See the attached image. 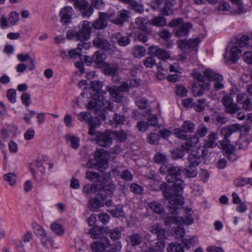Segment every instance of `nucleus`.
<instances>
[{"mask_svg":"<svg viewBox=\"0 0 252 252\" xmlns=\"http://www.w3.org/2000/svg\"><path fill=\"white\" fill-rule=\"evenodd\" d=\"M189 138L190 139L189 140L183 144L181 147V149L183 151V153L186 152V153H189L192 152L193 145L197 143V142H195L194 140H192L191 136Z\"/></svg>","mask_w":252,"mask_h":252,"instance_id":"nucleus-38","label":"nucleus"},{"mask_svg":"<svg viewBox=\"0 0 252 252\" xmlns=\"http://www.w3.org/2000/svg\"><path fill=\"white\" fill-rule=\"evenodd\" d=\"M106 90L109 92L113 101L120 102L122 100L124 94L118 89L116 86H107Z\"/></svg>","mask_w":252,"mask_h":252,"instance_id":"nucleus-18","label":"nucleus"},{"mask_svg":"<svg viewBox=\"0 0 252 252\" xmlns=\"http://www.w3.org/2000/svg\"><path fill=\"white\" fill-rule=\"evenodd\" d=\"M4 180L8 182L10 186L13 185L16 182V175L13 173H8L3 176Z\"/></svg>","mask_w":252,"mask_h":252,"instance_id":"nucleus-58","label":"nucleus"},{"mask_svg":"<svg viewBox=\"0 0 252 252\" xmlns=\"http://www.w3.org/2000/svg\"><path fill=\"white\" fill-rule=\"evenodd\" d=\"M104 187V183L100 184H92L86 185L83 188V192L86 193L87 196H89L91 193H94L98 190H101Z\"/></svg>","mask_w":252,"mask_h":252,"instance_id":"nucleus-19","label":"nucleus"},{"mask_svg":"<svg viewBox=\"0 0 252 252\" xmlns=\"http://www.w3.org/2000/svg\"><path fill=\"white\" fill-rule=\"evenodd\" d=\"M172 183L173 184L171 187L168 188L167 185V189H170V191L173 194L181 195L184 185L183 181L179 177L175 180Z\"/></svg>","mask_w":252,"mask_h":252,"instance_id":"nucleus-22","label":"nucleus"},{"mask_svg":"<svg viewBox=\"0 0 252 252\" xmlns=\"http://www.w3.org/2000/svg\"><path fill=\"white\" fill-rule=\"evenodd\" d=\"M160 139V135L155 133H151L149 134L147 141L149 143L151 144H156Z\"/></svg>","mask_w":252,"mask_h":252,"instance_id":"nucleus-60","label":"nucleus"},{"mask_svg":"<svg viewBox=\"0 0 252 252\" xmlns=\"http://www.w3.org/2000/svg\"><path fill=\"white\" fill-rule=\"evenodd\" d=\"M108 48H101L97 51H96L93 56V62L97 64L98 67L104 65V60L106 58V52Z\"/></svg>","mask_w":252,"mask_h":252,"instance_id":"nucleus-17","label":"nucleus"},{"mask_svg":"<svg viewBox=\"0 0 252 252\" xmlns=\"http://www.w3.org/2000/svg\"><path fill=\"white\" fill-rule=\"evenodd\" d=\"M180 128L186 133H192L195 128V124L189 121H185Z\"/></svg>","mask_w":252,"mask_h":252,"instance_id":"nucleus-45","label":"nucleus"},{"mask_svg":"<svg viewBox=\"0 0 252 252\" xmlns=\"http://www.w3.org/2000/svg\"><path fill=\"white\" fill-rule=\"evenodd\" d=\"M149 23L156 27H163L166 24V20L163 16H157L151 19Z\"/></svg>","mask_w":252,"mask_h":252,"instance_id":"nucleus-39","label":"nucleus"},{"mask_svg":"<svg viewBox=\"0 0 252 252\" xmlns=\"http://www.w3.org/2000/svg\"><path fill=\"white\" fill-rule=\"evenodd\" d=\"M74 10L71 6H65L62 8L60 12V22L63 24L67 25L71 23Z\"/></svg>","mask_w":252,"mask_h":252,"instance_id":"nucleus-15","label":"nucleus"},{"mask_svg":"<svg viewBox=\"0 0 252 252\" xmlns=\"http://www.w3.org/2000/svg\"><path fill=\"white\" fill-rule=\"evenodd\" d=\"M111 134L119 142H124L127 139V133L124 130H115Z\"/></svg>","mask_w":252,"mask_h":252,"instance_id":"nucleus-40","label":"nucleus"},{"mask_svg":"<svg viewBox=\"0 0 252 252\" xmlns=\"http://www.w3.org/2000/svg\"><path fill=\"white\" fill-rule=\"evenodd\" d=\"M145 19L142 17H137L135 19V24L138 29L142 31L148 32L149 31L148 28L145 25Z\"/></svg>","mask_w":252,"mask_h":252,"instance_id":"nucleus-52","label":"nucleus"},{"mask_svg":"<svg viewBox=\"0 0 252 252\" xmlns=\"http://www.w3.org/2000/svg\"><path fill=\"white\" fill-rule=\"evenodd\" d=\"M208 132V129L205 126H199L196 129L195 134L192 135V140H194L195 142L198 143L199 138L204 137Z\"/></svg>","mask_w":252,"mask_h":252,"instance_id":"nucleus-30","label":"nucleus"},{"mask_svg":"<svg viewBox=\"0 0 252 252\" xmlns=\"http://www.w3.org/2000/svg\"><path fill=\"white\" fill-rule=\"evenodd\" d=\"M50 228L56 235L59 236L62 235L64 231L62 225L56 221L51 224Z\"/></svg>","mask_w":252,"mask_h":252,"instance_id":"nucleus-41","label":"nucleus"},{"mask_svg":"<svg viewBox=\"0 0 252 252\" xmlns=\"http://www.w3.org/2000/svg\"><path fill=\"white\" fill-rule=\"evenodd\" d=\"M130 190L135 194H140L142 193L143 189L139 185L132 183L130 186Z\"/></svg>","mask_w":252,"mask_h":252,"instance_id":"nucleus-61","label":"nucleus"},{"mask_svg":"<svg viewBox=\"0 0 252 252\" xmlns=\"http://www.w3.org/2000/svg\"><path fill=\"white\" fill-rule=\"evenodd\" d=\"M192 25L189 22H187L182 25L174 31V34L176 37H181L186 36L189 32V30L192 28Z\"/></svg>","mask_w":252,"mask_h":252,"instance_id":"nucleus-23","label":"nucleus"},{"mask_svg":"<svg viewBox=\"0 0 252 252\" xmlns=\"http://www.w3.org/2000/svg\"><path fill=\"white\" fill-rule=\"evenodd\" d=\"M8 18L10 26L16 25L19 20V14L16 11H12L8 15Z\"/></svg>","mask_w":252,"mask_h":252,"instance_id":"nucleus-49","label":"nucleus"},{"mask_svg":"<svg viewBox=\"0 0 252 252\" xmlns=\"http://www.w3.org/2000/svg\"><path fill=\"white\" fill-rule=\"evenodd\" d=\"M217 139V133L212 132L210 133L204 140L203 145L204 148H212L217 145L216 140Z\"/></svg>","mask_w":252,"mask_h":252,"instance_id":"nucleus-27","label":"nucleus"},{"mask_svg":"<svg viewBox=\"0 0 252 252\" xmlns=\"http://www.w3.org/2000/svg\"><path fill=\"white\" fill-rule=\"evenodd\" d=\"M91 248L94 252H103L105 250V246L102 242L95 241L91 245Z\"/></svg>","mask_w":252,"mask_h":252,"instance_id":"nucleus-53","label":"nucleus"},{"mask_svg":"<svg viewBox=\"0 0 252 252\" xmlns=\"http://www.w3.org/2000/svg\"><path fill=\"white\" fill-rule=\"evenodd\" d=\"M91 85L95 93L93 94V99L88 103L87 108L95 113L100 112L102 110L112 109L111 102L105 98L106 92L101 90L102 82L94 80L91 82Z\"/></svg>","mask_w":252,"mask_h":252,"instance_id":"nucleus-1","label":"nucleus"},{"mask_svg":"<svg viewBox=\"0 0 252 252\" xmlns=\"http://www.w3.org/2000/svg\"><path fill=\"white\" fill-rule=\"evenodd\" d=\"M149 207L157 214H160L164 211V208L163 206L157 202H153L149 203Z\"/></svg>","mask_w":252,"mask_h":252,"instance_id":"nucleus-50","label":"nucleus"},{"mask_svg":"<svg viewBox=\"0 0 252 252\" xmlns=\"http://www.w3.org/2000/svg\"><path fill=\"white\" fill-rule=\"evenodd\" d=\"M200 42L199 38H195L190 39L189 40L183 39L179 41L178 47H184V46H187L188 47H196Z\"/></svg>","mask_w":252,"mask_h":252,"instance_id":"nucleus-32","label":"nucleus"},{"mask_svg":"<svg viewBox=\"0 0 252 252\" xmlns=\"http://www.w3.org/2000/svg\"><path fill=\"white\" fill-rule=\"evenodd\" d=\"M74 7L77 9L83 17H89L93 13L94 8L87 0H76L73 2Z\"/></svg>","mask_w":252,"mask_h":252,"instance_id":"nucleus-7","label":"nucleus"},{"mask_svg":"<svg viewBox=\"0 0 252 252\" xmlns=\"http://www.w3.org/2000/svg\"><path fill=\"white\" fill-rule=\"evenodd\" d=\"M206 99L204 98L198 99L196 102L192 104V107L198 112H200L204 110V104Z\"/></svg>","mask_w":252,"mask_h":252,"instance_id":"nucleus-51","label":"nucleus"},{"mask_svg":"<svg viewBox=\"0 0 252 252\" xmlns=\"http://www.w3.org/2000/svg\"><path fill=\"white\" fill-rule=\"evenodd\" d=\"M93 43L94 46L97 47H109L110 46L108 41L100 34H97L94 39Z\"/></svg>","mask_w":252,"mask_h":252,"instance_id":"nucleus-29","label":"nucleus"},{"mask_svg":"<svg viewBox=\"0 0 252 252\" xmlns=\"http://www.w3.org/2000/svg\"><path fill=\"white\" fill-rule=\"evenodd\" d=\"M150 52L154 53L156 57L163 61L170 58L169 54L163 48H150Z\"/></svg>","mask_w":252,"mask_h":252,"instance_id":"nucleus-31","label":"nucleus"},{"mask_svg":"<svg viewBox=\"0 0 252 252\" xmlns=\"http://www.w3.org/2000/svg\"><path fill=\"white\" fill-rule=\"evenodd\" d=\"M154 161L159 164H164L167 161L166 156L160 153H157L154 158Z\"/></svg>","mask_w":252,"mask_h":252,"instance_id":"nucleus-59","label":"nucleus"},{"mask_svg":"<svg viewBox=\"0 0 252 252\" xmlns=\"http://www.w3.org/2000/svg\"><path fill=\"white\" fill-rule=\"evenodd\" d=\"M111 132L105 131L104 132L96 131L95 140L98 145L105 148L109 147L113 143V138L111 137Z\"/></svg>","mask_w":252,"mask_h":252,"instance_id":"nucleus-8","label":"nucleus"},{"mask_svg":"<svg viewBox=\"0 0 252 252\" xmlns=\"http://www.w3.org/2000/svg\"><path fill=\"white\" fill-rule=\"evenodd\" d=\"M183 50L182 52L184 53V54H182L180 55V60L181 61H184L186 59H187L188 56H189V54H195L197 52V50L195 48H183Z\"/></svg>","mask_w":252,"mask_h":252,"instance_id":"nucleus-55","label":"nucleus"},{"mask_svg":"<svg viewBox=\"0 0 252 252\" xmlns=\"http://www.w3.org/2000/svg\"><path fill=\"white\" fill-rule=\"evenodd\" d=\"M182 217L174 216V217H167L165 219V223L167 225L170 224L171 223L175 224H180L182 223L183 221Z\"/></svg>","mask_w":252,"mask_h":252,"instance_id":"nucleus-47","label":"nucleus"},{"mask_svg":"<svg viewBox=\"0 0 252 252\" xmlns=\"http://www.w3.org/2000/svg\"><path fill=\"white\" fill-rule=\"evenodd\" d=\"M120 177L122 179L126 181H131L133 179V175L128 170H125L120 173Z\"/></svg>","mask_w":252,"mask_h":252,"instance_id":"nucleus-64","label":"nucleus"},{"mask_svg":"<svg viewBox=\"0 0 252 252\" xmlns=\"http://www.w3.org/2000/svg\"><path fill=\"white\" fill-rule=\"evenodd\" d=\"M129 12L126 10H121L117 12V18L111 20L115 25L122 26L123 24L128 21Z\"/></svg>","mask_w":252,"mask_h":252,"instance_id":"nucleus-20","label":"nucleus"},{"mask_svg":"<svg viewBox=\"0 0 252 252\" xmlns=\"http://www.w3.org/2000/svg\"><path fill=\"white\" fill-rule=\"evenodd\" d=\"M31 170L33 178L35 180H37L38 171L41 174H44L45 172V168L43 166V163L41 161L36 160L33 164V166L31 167Z\"/></svg>","mask_w":252,"mask_h":252,"instance_id":"nucleus-25","label":"nucleus"},{"mask_svg":"<svg viewBox=\"0 0 252 252\" xmlns=\"http://www.w3.org/2000/svg\"><path fill=\"white\" fill-rule=\"evenodd\" d=\"M212 81L214 82L213 86L216 90L222 89L224 88V85L222 83L223 77L221 74L216 75Z\"/></svg>","mask_w":252,"mask_h":252,"instance_id":"nucleus-43","label":"nucleus"},{"mask_svg":"<svg viewBox=\"0 0 252 252\" xmlns=\"http://www.w3.org/2000/svg\"><path fill=\"white\" fill-rule=\"evenodd\" d=\"M193 76L196 80L191 85V92L194 96L199 97L204 94L205 90L210 89L211 84L208 80L198 72L193 73Z\"/></svg>","mask_w":252,"mask_h":252,"instance_id":"nucleus-3","label":"nucleus"},{"mask_svg":"<svg viewBox=\"0 0 252 252\" xmlns=\"http://www.w3.org/2000/svg\"><path fill=\"white\" fill-rule=\"evenodd\" d=\"M240 126L238 125H233L221 128L220 133L223 136L224 140H220V143L224 149H229L230 146L228 137L234 132L239 130Z\"/></svg>","mask_w":252,"mask_h":252,"instance_id":"nucleus-6","label":"nucleus"},{"mask_svg":"<svg viewBox=\"0 0 252 252\" xmlns=\"http://www.w3.org/2000/svg\"><path fill=\"white\" fill-rule=\"evenodd\" d=\"M97 195L101 198V200H99L98 197H95L90 200V205H91L92 209L93 211H95L98 207L102 206L104 203V201L106 199L105 195L98 194Z\"/></svg>","mask_w":252,"mask_h":252,"instance_id":"nucleus-28","label":"nucleus"},{"mask_svg":"<svg viewBox=\"0 0 252 252\" xmlns=\"http://www.w3.org/2000/svg\"><path fill=\"white\" fill-rule=\"evenodd\" d=\"M188 90L182 85H177L176 89V94L181 97H185L187 95Z\"/></svg>","mask_w":252,"mask_h":252,"instance_id":"nucleus-63","label":"nucleus"},{"mask_svg":"<svg viewBox=\"0 0 252 252\" xmlns=\"http://www.w3.org/2000/svg\"><path fill=\"white\" fill-rule=\"evenodd\" d=\"M135 103L137 106L141 109H146L148 105L147 100L141 96H137L135 99Z\"/></svg>","mask_w":252,"mask_h":252,"instance_id":"nucleus-54","label":"nucleus"},{"mask_svg":"<svg viewBox=\"0 0 252 252\" xmlns=\"http://www.w3.org/2000/svg\"><path fill=\"white\" fill-rule=\"evenodd\" d=\"M60 53L61 57L63 60L73 59L81 57L82 51L81 48H72L63 50Z\"/></svg>","mask_w":252,"mask_h":252,"instance_id":"nucleus-16","label":"nucleus"},{"mask_svg":"<svg viewBox=\"0 0 252 252\" xmlns=\"http://www.w3.org/2000/svg\"><path fill=\"white\" fill-rule=\"evenodd\" d=\"M182 242L186 248L189 249L196 245L198 243V240L196 237L193 236L189 239H182Z\"/></svg>","mask_w":252,"mask_h":252,"instance_id":"nucleus-46","label":"nucleus"},{"mask_svg":"<svg viewBox=\"0 0 252 252\" xmlns=\"http://www.w3.org/2000/svg\"><path fill=\"white\" fill-rule=\"evenodd\" d=\"M252 39H251L248 35H244L240 38L237 37L232 38L230 41L227 47H252V45H250V42Z\"/></svg>","mask_w":252,"mask_h":252,"instance_id":"nucleus-10","label":"nucleus"},{"mask_svg":"<svg viewBox=\"0 0 252 252\" xmlns=\"http://www.w3.org/2000/svg\"><path fill=\"white\" fill-rule=\"evenodd\" d=\"M108 234H109L110 238L113 240L120 239L121 236V232L118 228H115L111 230L108 229Z\"/></svg>","mask_w":252,"mask_h":252,"instance_id":"nucleus-56","label":"nucleus"},{"mask_svg":"<svg viewBox=\"0 0 252 252\" xmlns=\"http://www.w3.org/2000/svg\"><path fill=\"white\" fill-rule=\"evenodd\" d=\"M129 240L131 245L135 247L142 243L143 238L139 233H134L129 236Z\"/></svg>","mask_w":252,"mask_h":252,"instance_id":"nucleus-36","label":"nucleus"},{"mask_svg":"<svg viewBox=\"0 0 252 252\" xmlns=\"http://www.w3.org/2000/svg\"><path fill=\"white\" fill-rule=\"evenodd\" d=\"M183 171V168L181 166H170L167 169V174L166 179L168 182H173L175 180L180 177Z\"/></svg>","mask_w":252,"mask_h":252,"instance_id":"nucleus-14","label":"nucleus"},{"mask_svg":"<svg viewBox=\"0 0 252 252\" xmlns=\"http://www.w3.org/2000/svg\"><path fill=\"white\" fill-rule=\"evenodd\" d=\"M176 3L175 0H166L165 1L164 6L160 10V12L162 16H169L173 13L174 6Z\"/></svg>","mask_w":252,"mask_h":252,"instance_id":"nucleus-21","label":"nucleus"},{"mask_svg":"<svg viewBox=\"0 0 252 252\" xmlns=\"http://www.w3.org/2000/svg\"><path fill=\"white\" fill-rule=\"evenodd\" d=\"M185 174L188 177L193 178L197 174L196 166L189 164L185 168Z\"/></svg>","mask_w":252,"mask_h":252,"instance_id":"nucleus-44","label":"nucleus"},{"mask_svg":"<svg viewBox=\"0 0 252 252\" xmlns=\"http://www.w3.org/2000/svg\"><path fill=\"white\" fill-rule=\"evenodd\" d=\"M125 120L126 118L124 116L115 113L112 119L109 121V124L114 127H116L117 126L123 125Z\"/></svg>","mask_w":252,"mask_h":252,"instance_id":"nucleus-33","label":"nucleus"},{"mask_svg":"<svg viewBox=\"0 0 252 252\" xmlns=\"http://www.w3.org/2000/svg\"><path fill=\"white\" fill-rule=\"evenodd\" d=\"M108 228L106 227H101L98 226H94L89 231L91 237L94 239L103 238L108 245H110V240L104 237L107 234Z\"/></svg>","mask_w":252,"mask_h":252,"instance_id":"nucleus-11","label":"nucleus"},{"mask_svg":"<svg viewBox=\"0 0 252 252\" xmlns=\"http://www.w3.org/2000/svg\"><path fill=\"white\" fill-rule=\"evenodd\" d=\"M167 252H184L183 246L176 242L170 243L167 246Z\"/></svg>","mask_w":252,"mask_h":252,"instance_id":"nucleus-42","label":"nucleus"},{"mask_svg":"<svg viewBox=\"0 0 252 252\" xmlns=\"http://www.w3.org/2000/svg\"><path fill=\"white\" fill-rule=\"evenodd\" d=\"M221 102L225 107V112L232 116L238 113L240 108L236 103H233V98L230 95L223 96Z\"/></svg>","mask_w":252,"mask_h":252,"instance_id":"nucleus-9","label":"nucleus"},{"mask_svg":"<svg viewBox=\"0 0 252 252\" xmlns=\"http://www.w3.org/2000/svg\"><path fill=\"white\" fill-rule=\"evenodd\" d=\"M112 38L114 41L116 40L120 46H126L130 42V39L128 36H122L120 33L113 34L112 35Z\"/></svg>","mask_w":252,"mask_h":252,"instance_id":"nucleus-26","label":"nucleus"},{"mask_svg":"<svg viewBox=\"0 0 252 252\" xmlns=\"http://www.w3.org/2000/svg\"><path fill=\"white\" fill-rule=\"evenodd\" d=\"M86 178L92 182H95L96 183L95 184H100L101 182H103L101 181V178L100 174L95 172H86Z\"/></svg>","mask_w":252,"mask_h":252,"instance_id":"nucleus-37","label":"nucleus"},{"mask_svg":"<svg viewBox=\"0 0 252 252\" xmlns=\"http://www.w3.org/2000/svg\"><path fill=\"white\" fill-rule=\"evenodd\" d=\"M242 51L238 48H226L225 54L223 55L225 62H230L234 63L238 60Z\"/></svg>","mask_w":252,"mask_h":252,"instance_id":"nucleus-13","label":"nucleus"},{"mask_svg":"<svg viewBox=\"0 0 252 252\" xmlns=\"http://www.w3.org/2000/svg\"><path fill=\"white\" fill-rule=\"evenodd\" d=\"M199 152L195 154H190L187 158L189 164L197 166L201 161L200 157L198 156Z\"/></svg>","mask_w":252,"mask_h":252,"instance_id":"nucleus-35","label":"nucleus"},{"mask_svg":"<svg viewBox=\"0 0 252 252\" xmlns=\"http://www.w3.org/2000/svg\"><path fill=\"white\" fill-rule=\"evenodd\" d=\"M167 185L166 183L162 184L160 187L164 197L169 200L167 206L170 213L172 214H177L180 207L183 203V198L181 195L173 194L170 189H167Z\"/></svg>","mask_w":252,"mask_h":252,"instance_id":"nucleus-2","label":"nucleus"},{"mask_svg":"<svg viewBox=\"0 0 252 252\" xmlns=\"http://www.w3.org/2000/svg\"><path fill=\"white\" fill-rule=\"evenodd\" d=\"M111 14L107 13H103L99 12V17L95 20L92 23V27L95 30H103L108 26L106 18H111Z\"/></svg>","mask_w":252,"mask_h":252,"instance_id":"nucleus-12","label":"nucleus"},{"mask_svg":"<svg viewBox=\"0 0 252 252\" xmlns=\"http://www.w3.org/2000/svg\"><path fill=\"white\" fill-rule=\"evenodd\" d=\"M40 240L42 245L45 247H53V241L51 238L46 233L45 236L40 238Z\"/></svg>","mask_w":252,"mask_h":252,"instance_id":"nucleus-57","label":"nucleus"},{"mask_svg":"<svg viewBox=\"0 0 252 252\" xmlns=\"http://www.w3.org/2000/svg\"><path fill=\"white\" fill-rule=\"evenodd\" d=\"M78 120L80 121H85L88 123V121L91 120L92 122L94 121V119L90 116V113L88 112H81L78 115Z\"/></svg>","mask_w":252,"mask_h":252,"instance_id":"nucleus-62","label":"nucleus"},{"mask_svg":"<svg viewBox=\"0 0 252 252\" xmlns=\"http://www.w3.org/2000/svg\"><path fill=\"white\" fill-rule=\"evenodd\" d=\"M65 139L67 141L70 143V146L73 149H77L80 146V139L78 137L67 134L65 135Z\"/></svg>","mask_w":252,"mask_h":252,"instance_id":"nucleus-34","label":"nucleus"},{"mask_svg":"<svg viewBox=\"0 0 252 252\" xmlns=\"http://www.w3.org/2000/svg\"><path fill=\"white\" fill-rule=\"evenodd\" d=\"M109 155L105 152L97 151L94 154V159H91L86 163L89 168H94L102 171L108 167Z\"/></svg>","mask_w":252,"mask_h":252,"instance_id":"nucleus-4","label":"nucleus"},{"mask_svg":"<svg viewBox=\"0 0 252 252\" xmlns=\"http://www.w3.org/2000/svg\"><path fill=\"white\" fill-rule=\"evenodd\" d=\"M131 9L134 10L135 12L141 14L144 11V7L142 5L132 0L129 4Z\"/></svg>","mask_w":252,"mask_h":252,"instance_id":"nucleus-48","label":"nucleus"},{"mask_svg":"<svg viewBox=\"0 0 252 252\" xmlns=\"http://www.w3.org/2000/svg\"><path fill=\"white\" fill-rule=\"evenodd\" d=\"M90 22L88 21H84L80 26V29L78 31V40H80L81 42L79 43L77 45V47L80 46H83V47L87 45L86 42L84 41H86L89 39L91 36L92 32V27L90 26Z\"/></svg>","mask_w":252,"mask_h":252,"instance_id":"nucleus-5","label":"nucleus"},{"mask_svg":"<svg viewBox=\"0 0 252 252\" xmlns=\"http://www.w3.org/2000/svg\"><path fill=\"white\" fill-rule=\"evenodd\" d=\"M149 231L153 234H156L159 240H164L166 238V230L158 224H156L149 228Z\"/></svg>","mask_w":252,"mask_h":252,"instance_id":"nucleus-24","label":"nucleus"}]
</instances>
